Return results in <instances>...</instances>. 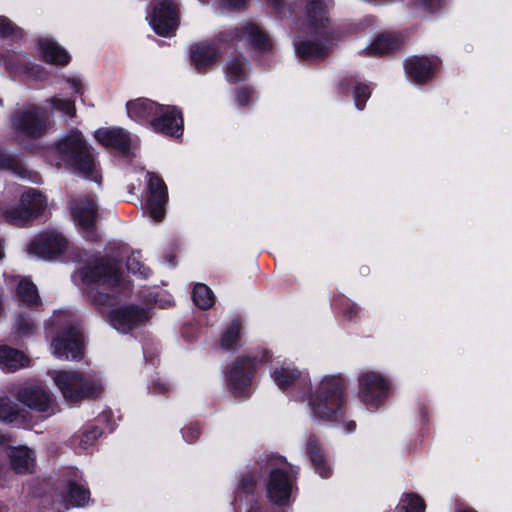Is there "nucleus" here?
I'll return each instance as SVG.
<instances>
[{"label": "nucleus", "instance_id": "nucleus-18", "mask_svg": "<svg viewBox=\"0 0 512 512\" xmlns=\"http://www.w3.org/2000/svg\"><path fill=\"white\" fill-rule=\"evenodd\" d=\"M97 141L105 147L126 153L131 145V138L122 128H103L95 133Z\"/></svg>", "mask_w": 512, "mask_h": 512}, {"label": "nucleus", "instance_id": "nucleus-50", "mask_svg": "<svg viewBox=\"0 0 512 512\" xmlns=\"http://www.w3.org/2000/svg\"><path fill=\"white\" fill-rule=\"evenodd\" d=\"M68 82L70 83L72 89L78 93V94H82L83 93V84L81 82V80L79 78H72V79H69Z\"/></svg>", "mask_w": 512, "mask_h": 512}, {"label": "nucleus", "instance_id": "nucleus-28", "mask_svg": "<svg viewBox=\"0 0 512 512\" xmlns=\"http://www.w3.org/2000/svg\"><path fill=\"white\" fill-rule=\"evenodd\" d=\"M272 378L279 388L286 389L300 382L302 373L295 368L282 366L273 370Z\"/></svg>", "mask_w": 512, "mask_h": 512}, {"label": "nucleus", "instance_id": "nucleus-29", "mask_svg": "<svg viewBox=\"0 0 512 512\" xmlns=\"http://www.w3.org/2000/svg\"><path fill=\"white\" fill-rule=\"evenodd\" d=\"M22 207L32 212V217L35 218L46 208V198L38 191L30 189L24 192L20 198Z\"/></svg>", "mask_w": 512, "mask_h": 512}, {"label": "nucleus", "instance_id": "nucleus-31", "mask_svg": "<svg viewBox=\"0 0 512 512\" xmlns=\"http://www.w3.org/2000/svg\"><path fill=\"white\" fill-rule=\"evenodd\" d=\"M326 6L322 1H311L307 6V21L308 25L317 30L318 25L324 28Z\"/></svg>", "mask_w": 512, "mask_h": 512}, {"label": "nucleus", "instance_id": "nucleus-12", "mask_svg": "<svg viewBox=\"0 0 512 512\" xmlns=\"http://www.w3.org/2000/svg\"><path fill=\"white\" fill-rule=\"evenodd\" d=\"M17 399L31 409L39 412L54 413L55 403L52 395L39 387H25L18 391Z\"/></svg>", "mask_w": 512, "mask_h": 512}, {"label": "nucleus", "instance_id": "nucleus-44", "mask_svg": "<svg viewBox=\"0 0 512 512\" xmlns=\"http://www.w3.org/2000/svg\"><path fill=\"white\" fill-rule=\"evenodd\" d=\"M17 329H18L19 333L25 335V334H29L33 331L34 325H33V323L29 322L28 320L21 318L17 321Z\"/></svg>", "mask_w": 512, "mask_h": 512}, {"label": "nucleus", "instance_id": "nucleus-6", "mask_svg": "<svg viewBox=\"0 0 512 512\" xmlns=\"http://www.w3.org/2000/svg\"><path fill=\"white\" fill-rule=\"evenodd\" d=\"M83 282L95 283L107 287H118L123 284V277L117 263L109 258L95 260L81 269Z\"/></svg>", "mask_w": 512, "mask_h": 512}, {"label": "nucleus", "instance_id": "nucleus-25", "mask_svg": "<svg viewBox=\"0 0 512 512\" xmlns=\"http://www.w3.org/2000/svg\"><path fill=\"white\" fill-rule=\"evenodd\" d=\"M325 40V44L317 41H306L296 44L297 54L304 59H320L326 55L330 49V45L327 44L328 37L326 34L321 36V41Z\"/></svg>", "mask_w": 512, "mask_h": 512}, {"label": "nucleus", "instance_id": "nucleus-14", "mask_svg": "<svg viewBox=\"0 0 512 512\" xmlns=\"http://www.w3.org/2000/svg\"><path fill=\"white\" fill-rule=\"evenodd\" d=\"M158 114L150 120L154 130L169 135H178L182 131L183 120L180 112L171 106H160Z\"/></svg>", "mask_w": 512, "mask_h": 512}, {"label": "nucleus", "instance_id": "nucleus-38", "mask_svg": "<svg viewBox=\"0 0 512 512\" xmlns=\"http://www.w3.org/2000/svg\"><path fill=\"white\" fill-rule=\"evenodd\" d=\"M398 509L405 510V512H424L425 505L423 499L410 493L401 500Z\"/></svg>", "mask_w": 512, "mask_h": 512}, {"label": "nucleus", "instance_id": "nucleus-56", "mask_svg": "<svg viewBox=\"0 0 512 512\" xmlns=\"http://www.w3.org/2000/svg\"><path fill=\"white\" fill-rule=\"evenodd\" d=\"M460 512H476L474 510H464V511H460Z\"/></svg>", "mask_w": 512, "mask_h": 512}, {"label": "nucleus", "instance_id": "nucleus-26", "mask_svg": "<svg viewBox=\"0 0 512 512\" xmlns=\"http://www.w3.org/2000/svg\"><path fill=\"white\" fill-rule=\"evenodd\" d=\"M216 58L217 51L212 45L200 43L191 48V60L198 70L212 64Z\"/></svg>", "mask_w": 512, "mask_h": 512}, {"label": "nucleus", "instance_id": "nucleus-20", "mask_svg": "<svg viewBox=\"0 0 512 512\" xmlns=\"http://www.w3.org/2000/svg\"><path fill=\"white\" fill-rule=\"evenodd\" d=\"M8 456L13 470L19 474L31 473L35 467V456L27 447L9 448Z\"/></svg>", "mask_w": 512, "mask_h": 512}, {"label": "nucleus", "instance_id": "nucleus-55", "mask_svg": "<svg viewBox=\"0 0 512 512\" xmlns=\"http://www.w3.org/2000/svg\"><path fill=\"white\" fill-rule=\"evenodd\" d=\"M25 172H26V171L22 169V171H21V172H19L20 177L24 178V177H25V175H24V173H25Z\"/></svg>", "mask_w": 512, "mask_h": 512}, {"label": "nucleus", "instance_id": "nucleus-22", "mask_svg": "<svg viewBox=\"0 0 512 512\" xmlns=\"http://www.w3.org/2000/svg\"><path fill=\"white\" fill-rule=\"evenodd\" d=\"M402 44V40L396 34L382 33L378 35L374 41L365 49L367 55L377 56L398 50Z\"/></svg>", "mask_w": 512, "mask_h": 512}, {"label": "nucleus", "instance_id": "nucleus-7", "mask_svg": "<svg viewBox=\"0 0 512 512\" xmlns=\"http://www.w3.org/2000/svg\"><path fill=\"white\" fill-rule=\"evenodd\" d=\"M224 42H244L253 45L258 49L266 50L270 47L267 36L253 23H243L238 27L225 31L221 34Z\"/></svg>", "mask_w": 512, "mask_h": 512}, {"label": "nucleus", "instance_id": "nucleus-17", "mask_svg": "<svg viewBox=\"0 0 512 512\" xmlns=\"http://www.w3.org/2000/svg\"><path fill=\"white\" fill-rule=\"evenodd\" d=\"M254 363L250 358H240L229 373L231 389L236 395H242L250 384Z\"/></svg>", "mask_w": 512, "mask_h": 512}, {"label": "nucleus", "instance_id": "nucleus-46", "mask_svg": "<svg viewBox=\"0 0 512 512\" xmlns=\"http://www.w3.org/2000/svg\"><path fill=\"white\" fill-rule=\"evenodd\" d=\"M249 98H250V92H249V90H247V89H242V90H239V91L237 92L236 100H237V103H238L240 106L247 105V104L249 103Z\"/></svg>", "mask_w": 512, "mask_h": 512}, {"label": "nucleus", "instance_id": "nucleus-49", "mask_svg": "<svg viewBox=\"0 0 512 512\" xmlns=\"http://www.w3.org/2000/svg\"><path fill=\"white\" fill-rule=\"evenodd\" d=\"M93 300L96 304H98L100 306H104L108 302H110V297L106 294L98 292L96 295L93 296Z\"/></svg>", "mask_w": 512, "mask_h": 512}, {"label": "nucleus", "instance_id": "nucleus-4", "mask_svg": "<svg viewBox=\"0 0 512 512\" xmlns=\"http://www.w3.org/2000/svg\"><path fill=\"white\" fill-rule=\"evenodd\" d=\"M268 468L270 472L266 482V496L275 504H286L293 489V480L287 473L286 462L275 457L270 459Z\"/></svg>", "mask_w": 512, "mask_h": 512}, {"label": "nucleus", "instance_id": "nucleus-30", "mask_svg": "<svg viewBox=\"0 0 512 512\" xmlns=\"http://www.w3.org/2000/svg\"><path fill=\"white\" fill-rule=\"evenodd\" d=\"M2 217L7 223L16 226H23L33 219L32 212L22 207L21 201H19L18 205L6 209Z\"/></svg>", "mask_w": 512, "mask_h": 512}, {"label": "nucleus", "instance_id": "nucleus-43", "mask_svg": "<svg viewBox=\"0 0 512 512\" xmlns=\"http://www.w3.org/2000/svg\"><path fill=\"white\" fill-rule=\"evenodd\" d=\"M16 31V26L6 17L0 16V37H9Z\"/></svg>", "mask_w": 512, "mask_h": 512}, {"label": "nucleus", "instance_id": "nucleus-53", "mask_svg": "<svg viewBox=\"0 0 512 512\" xmlns=\"http://www.w3.org/2000/svg\"><path fill=\"white\" fill-rule=\"evenodd\" d=\"M249 512H263L260 507H252Z\"/></svg>", "mask_w": 512, "mask_h": 512}, {"label": "nucleus", "instance_id": "nucleus-51", "mask_svg": "<svg viewBox=\"0 0 512 512\" xmlns=\"http://www.w3.org/2000/svg\"><path fill=\"white\" fill-rule=\"evenodd\" d=\"M10 441V438L7 435L0 433V445L8 444Z\"/></svg>", "mask_w": 512, "mask_h": 512}, {"label": "nucleus", "instance_id": "nucleus-35", "mask_svg": "<svg viewBox=\"0 0 512 512\" xmlns=\"http://www.w3.org/2000/svg\"><path fill=\"white\" fill-rule=\"evenodd\" d=\"M240 331V324L236 322L232 323L222 335L221 346L226 350L237 348L240 344Z\"/></svg>", "mask_w": 512, "mask_h": 512}, {"label": "nucleus", "instance_id": "nucleus-54", "mask_svg": "<svg viewBox=\"0 0 512 512\" xmlns=\"http://www.w3.org/2000/svg\"><path fill=\"white\" fill-rule=\"evenodd\" d=\"M269 2H271L273 5H277L278 4V0H268Z\"/></svg>", "mask_w": 512, "mask_h": 512}, {"label": "nucleus", "instance_id": "nucleus-52", "mask_svg": "<svg viewBox=\"0 0 512 512\" xmlns=\"http://www.w3.org/2000/svg\"><path fill=\"white\" fill-rule=\"evenodd\" d=\"M355 427H356L355 422H354V421H349V422L347 423L346 430H347L348 432H352V431L355 429Z\"/></svg>", "mask_w": 512, "mask_h": 512}, {"label": "nucleus", "instance_id": "nucleus-37", "mask_svg": "<svg viewBox=\"0 0 512 512\" xmlns=\"http://www.w3.org/2000/svg\"><path fill=\"white\" fill-rule=\"evenodd\" d=\"M68 502L72 506H84L89 500V491L76 484H71L68 491Z\"/></svg>", "mask_w": 512, "mask_h": 512}, {"label": "nucleus", "instance_id": "nucleus-34", "mask_svg": "<svg viewBox=\"0 0 512 512\" xmlns=\"http://www.w3.org/2000/svg\"><path fill=\"white\" fill-rule=\"evenodd\" d=\"M247 64L240 58H233L226 67V77L230 82H237L245 79Z\"/></svg>", "mask_w": 512, "mask_h": 512}, {"label": "nucleus", "instance_id": "nucleus-3", "mask_svg": "<svg viewBox=\"0 0 512 512\" xmlns=\"http://www.w3.org/2000/svg\"><path fill=\"white\" fill-rule=\"evenodd\" d=\"M343 380L340 377H325L310 399L313 414L325 421L338 419L342 412Z\"/></svg>", "mask_w": 512, "mask_h": 512}, {"label": "nucleus", "instance_id": "nucleus-10", "mask_svg": "<svg viewBox=\"0 0 512 512\" xmlns=\"http://www.w3.org/2000/svg\"><path fill=\"white\" fill-rule=\"evenodd\" d=\"M52 352L60 360L76 359L82 354L83 335L77 327H71L52 344Z\"/></svg>", "mask_w": 512, "mask_h": 512}, {"label": "nucleus", "instance_id": "nucleus-27", "mask_svg": "<svg viewBox=\"0 0 512 512\" xmlns=\"http://www.w3.org/2000/svg\"><path fill=\"white\" fill-rule=\"evenodd\" d=\"M308 453L310 455L311 461L315 466L316 471L323 478H327L331 474V470L329 466L326 464V460L324 454L321 450L318 439L314 436H311L307 443Z\"/></svg>", "mask_w": 512, "mask_h": 512}, {"label": "nucleus", "instance_id": "nucleus-23", "mask_svg": "<svg viewBox=\"0 0 512 512\" xmlns=\"http://www.w3.org/2000/svg\"><path fill=\"white\" fill-rule=\"evenodd\" d=\"M161 109L155 102L140 98L127 103V113L131 119H149L151 120L158 114V110Z\"/></svg>", "mask_w": 512, "mask_h": 512}, {"label": "nucleus", "instance_id": "nucleus-40", "mask_svg": "<svg viewBox=\"0 0 512 512\" xmlns=\"http://www.w3.org/2000/svg\"><path fill=\"white\" fill-rule=\"evenodd\" d=\"M50 103L53 108H55L56 110L66 114V115L74 116V114H75V104L71 100L60 98V97H53L50 100Z\"/></svg>", "mask_w": 512, "mask_h": 512}, {"label": "nucleus", "instance_id": "nucleus-5", "mask_svg": "<svg viewBox=\"0 0 512 512\" xmlns=\"http://www.w3.org/2000/svg\"><path fill=\"white\" fill-rule=\"evenodd\" d=\"M11 123L18 136L39 137L48 129L45 112L35 106L17 109L11 116Z\"/></svg>", "mask_w": 512, "mask_h": 512}, {"label": "nucleus", "instance_id": "nucleus-32", "mask_svg": "<svg viewBox=\"0 0 512 512\" xmlns=\"http://www.w3.org/2000/svg\"><path fill=\"white\" fill-rule=\"evenodd\" d=\"M16 293L19 300L27 305L38 304L40 301L36 286L27 279L20 280Z\"/></svg>", "mask_w": 512, "mask_h": 512}, {"label": "nucleus", "instance_id": "nucleus-2", "mask_svg": "<svg viewBox=\"0 0 512 512\" xmlns=\"http://www.w3.org/2000/svg\"><path fill=\"white\" fill-rule=\"evenodd\" d=\"M57 151L62 159L75 171L93 181H100L94 157L80 132L75 131L65 136L57 144Z\"/></svg>", "mask_w": 512, "mask_h": 512}, {"label": "nucleus", "instance_id": "nucleus-21", "mask_svg": "<svg viewBox=\"0 0 512 512\" xmlns=\"http://www.w3.org/2000/svg\"><path fill=\"white\" fill-rule=\"evenodd\" d=\"M39 49L41 51L42 58L55 65H67L70 61V56L59 46L53 39L41 38L39 40Z\"/></svg>", "mask_w": 512, "mask_h": 512}, {"label": "nucleus", "instance_id": "nucleus-48", "mask_svg": "<svg viewBox=\"0 0 512 512\" xmlns=\"http://www.w3.org/2000/svg\"><path fill=\"white\" fill-rule=\"evenodd\" d=\"M247 0H222L224 7L229 9H239L246 4Z\"/></svg>", "mask_w": 512, "mask_h": 512}, {"label": "nucleus", "instance_id": "nucleus-1", "mask_svg": "<svg viewBox=\"0 0 512 512\" xmlns=\"http://www.w3.org/2000/svg\"><path fill=\"white\" fill-rule=\"evenodd\" d=\"M51 377L64 399L70 403L96 397L103 390L100 378L94 374L76 371H53Z\"/></svg>", "mask_w": 512, "mask_h": 512}, {"label": "nucleus", "instance_id": "nucleus-47", "mask_svg": "<svg viewBox=\"0 0 512 512\" xmlns=\"http://www.w3.org/2000/svg\"><path fill=\"white\" fill-rule=\"evenodd\" d=\"M255 486L254 478L251 475H245L241 480V487L245 491H252Z\"/></svg>", "mask_w": 512, "mask_h": 512}, {"label": "nucleus", "instance_id": "nucleus-15", "mask_svg": "<svg viewBox=\"0 0 512 512\" xmlns=\"http://www.w3.org/2000/svg\"><path fill=\"white\" fill-rule=\"evenodd\" d=\"M146 320V312L135 306H124L110 312L112 325L121 332H127Z\"/></svg>", "mask_w": 512, "mask_h": 512}, {"label": "nucleus", "instance_id": "nucleus-13", "mask_svg": "<svg viewBox=\"0 0 512 512\" xmlns=\"http://www.w3.org/2000/svg\"><path fill=\"white\" fill-rule=\"evenodd\" d=\"M360 394L366 404L375 403L385 395L388 385L386 380L376 372H365L360 376Z\"/></svg>", "mask_w": 512, "mask_h": 512}, {"label": "nucleus", "instance_id": "nucleus-41", "mask_svg": "<svg viewBox=\"0 0 512 512\" xmlns=\"http://www.w3.org/2000/svg\"><path fill=\"white\" fill-rule=\"evenodd\" d=\"M369 96H370V89L368 86L363 85V84H358L355 86L354 101H355L356 107L359 110L363 109L364 104H365L366 100L369 98Z\"/></svg>", "mask_w": 512, "mask_h": 512}, {"label": "nucleus", "instance_id": "nucleus-8", "mask_svg": "<svg viewBox=\"0 0 512 512\" xmlns=\"http://www.w3.org/2000/svg\"><path fill=\"white\" fill-rule=\"evenodd\" d=\"M154 31L161 36L173 33L178 25L177 9L171 0H159L150 17Z\"/></svg>", "mask_w": 512, "mask_h": 512}, {"label": "nucleus", "instance_id": "nucleus-42", "mask_svg": "<svg viewBox=\"0 0 512 512\" xmlns=\"http://www.w3.org/2000/svg\"><path fill=\"white\" fill-rule=\"evenodd\" d=\"M101 435V431L97 428H93L84 432L80 437V445L83 448H87L92 445L94 441Z\"/></svg>", "mask_w": 512, "mask_h": 512}, {"label": "nucleus", "instance_id": "nucleus-39", "mask_svg": "<svg viewBox=\"0 0 512 512\" xmlns=\"http://www.w3.org/2000/svg\"><path fill=\"white\" fill-rule=\"evenodd\" d=\"M126 266L131 273L140 274L143 277H147L150 273V270L141 263L138 253H132L127 258Z\"/></svg>", "mask_w": 512, "mask_h": 512}, {"label": "nucleus", "instance_id": "nucleus-45", "mask_svg": "<svg viewBox=\"0 0 512 512\" xmlns=\"http://www.w3.org/2000/svg\"><path fill=\"white\" fill-rule=\"evenodd\" d=\"M416 4L428 10H434L441 5V0H417Z\"/></svg>", "mask_w": 512, "mask_h": 512}, {"label": "nucleus", "instance_id": "nucleus-19", "mask_svg": "<svg viewBox=\"0 0 512 512\" xmlns=\"http://www.w3.org/2000/svg\"><path fill=\"white\" fill-rule=\"evenodd\" d=\"M435 64L426 57L414 56L406 60L405 71L415 83H422L428 79Z\"/></svg>", "mask_w": 512, "mask_h": 512}, {"label": "nucleus", "instance_id": "nucleus-33", "mask_svg": "<svg viewBox=\"0 0 512 512\" xmlns=\"http://www.w3.org/2000/svg\"><path fill=\"white\" fill-rule=\"evenodd\" d=\"M193 301L200 309H209L215 301L213 291L205 284L198 283L193 289Z\"/></svg>", "mask_w": 512, "mask_h": 512}, {"label": "nucleus", "instance_id": "nucleus-36", "mask_svg": "<svg viewBox=\"0 0 512 512\" xmlns=\"http://www.w3.org/2000/svg\"><path fill=\"white\" fill-rule=\"evenodd\" d=\"M23 416L17 411L10 399H0V420L4 422H22Z\"/></svg>", "mask_w": 512, "mask_h": 512}, {"label": "nucleus", "instance_id": "nucleus-9", "mask_svg": "<svg viewBox=\"0 0 512 512\" xmlns=\"http://www.w3.org/2000/svg\"><path fill=\"white\" fill-rule=\"evenodd\" d=\"M149 195L146 201V209L149 215L156 221H162L165 217V205L168 200L167 187L158 176L147 173Z\"/></svg>", "mask_w": 512, "mask_h": 512}, {"label": "nucleus", "instance_id": "nucleus-11", "mask_svg": "<svg viewBox=\"0 0 512 512\" xmlns=\"http://www.w3.org/2000/svg\"><path fill=\"white\" fill-rule=\"evenodd\" d=\"M66 246L67 242L60 234L44 233L30 243L28 252L39 258L50 259L61 253Z\"/></svg>", "mask_w": 512, "mask_h": 512}, {"label": "nucleus", "instance_id": "nucleus-16", "mask_svg": "<svg viewBox=\"0 0 512 512\" xmlns=\"http://www.w3.org/2000/svg\"><path fill=\"white\" fill-rule=\"evenodd\" d=\"M70 211L74 222L83 229L92 227L97 218V206L89 197L74 199Z\"/></svg>", "mask_w": 512, "mask_h": 512}, {"label": "nucleus", "instance_id": "nucleus-24", "mask_svg": "<svg viewBox=\"0 0 512 512\" xmlns=\"http://www.w3.org/2000/svg\"><path fill=\"white\" fill-rule=\"evenodd\" d=\"M29 364L27 356L6 345L0 346V366L7 371H15Z\"/></svg>", "mask_w": 512, "mask_h": 512}]
</instances>
